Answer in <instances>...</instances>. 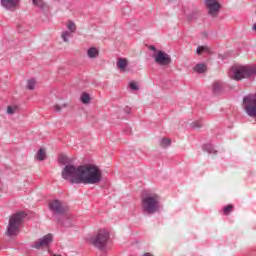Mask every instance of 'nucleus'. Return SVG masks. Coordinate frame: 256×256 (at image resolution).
<instances>
[{"label": "nucleus", "mask_w": 256, "mask_h": 256, "mask_svg": "<svg viewBox=\"0 0 256 256\" xmlns=\"http://www.w3.org/2000/svg\"><path fill=\"white\" fill-rule=\"evenodd\" d=\"M80 185H99L103 181V172L99 166L84 164L80 170Z\"/></svg>", "instance_id": "1"}, {"label": "nucleus", "mask_w": 256, "mask_h": 256, "mask_svg": "<svg viewBox=\"0 0 256 256\" xmlns=\"http://www.w3.org/2000/svg\"><path fill=\"white\" fill-rule=\"evenodd\" d=\"M142 213L144 215H155L161 213L163 206L161 205V197L155 193L144 191L141 197Z\"/></svg>", "instance_id": "2"}, {"label": "nucleus", "mask_w": 256, "mask_h": 256, "mask_svg": "<svg viewBox=\"0 0 256 256\" xmlns=\"http://www.w3.org/2000/svg\"><path fill=\"white\" fill-rule=\"evenodd\" d=\"M82 165L75 166L73 164H68L63 167L61 172V177L70 185H81V180L79 179L81 175Z\"/></svg>", "instance_id": "3"}, {"label": "nucleus", "mask_w": 256, "mask_h": 256, "mask_svg": "<svg viewBox=\"0 0 256 256\" xmlns=\"http://www.w3.org/2000/svg\"><path fill=\"white\" fill-rule=\"evenodd\" d=\"M25 217H27V213L23 211L14 213L10 216L6 230L7 237H15V235H19V229H21Z\"/></svg>", "instance_id": "4"}, {"label": "nucleus", "mask_w": 256, "mask_h": 256, "mask_svg": "<svg viewBox=\"0 0 256 256\" xmlns=\"http://www.w3.org/2000/svg\"><path fill=\"white\" fill-rule=\"evenodd\" d=\"M256 67L251 65L246 66H233L230 69V77L234 81H243V79H251L255 77Z\"/></svg>", "instance_id": "5"}, {"label": "nucleus", "mask_w": 256, "mask_h": 256, "mask_svg": "<svg viewBox=\"0 0 256 256\" xmlns=\"http://www.w3.org/2000/svg\"><path fill=\"white\" fill-rule=\"evenodd\" d=\"M88 241L93 247H96L99 251H103L109 241V232L107 230H99L97 235L90 237Z\"/></svg>", "instance_id": "6"}, {"label": "nucleus", "mask_w": 256, "mask_h": 256, "mask_svg": "<svg viewBox=\"0 0 256 256\" xmlns=\"http://www.w3.org/2000/svg\"><path fill=\"white\" fill-rule=\"evenodd\" d=\"M49 211H51L52 215L56 217H63L65 213H67V208L63 205V202L59 199L51 200L48 203Z\"/></svg>", "instance_id": "7"}, {"label": "nucleus", "mask_w": 256, "mask_h": 256, "mask_svg": "<svg viewBox=\"0 0 256 256\" xmlns=\"http://www.w3.org/2000/svg\"><path fill=\"white\" fill-rule=\"evenodd\" d=\"M152 57L155 60V63L160 65V67H169V64L172 63L171 56L162 50H158Z\"/></svg>", "instance_id": "8"}, {"label": "nucleus", "mask_w": 256, "mask_h": 256, "mask_svg": "<svg viewBox=\"0 0 256 256\" xmlns=\"http://www.w3.org/2000/svg\"><path fill=\"white\" fill-rule=\"evenodd\" d=\"M205 5L208 9L209 15L212 17H217L219 10L221 9V4L219 0H205Z\"/></svg>", "instance_id": "9"}, {"label": "nucleus", "mask_w": 256, "mask_h": 256, "mask_svg": "<svg viewBox=\"0 0 256 256\" xmlns=\"http://www.w3.org/2000/svg\"><path fill=\"white\" fill-rule=\"evenodd\" d=\"M53 241V235L47 234L43 238H40L37 242H35L32 247L34 249H39L40 247H47L49 243Z\"/></svg>", "instance_id": "10"}, {"label": "nucleus", "mask_w": 256, "mask_h": 256, "mask_svg": "<svg viewBox=\"0 0 256 256\" xmlns=\"http://www.w3.org/2000/svg\"><path fill=\"white\" fill-rule=\"evenodd\" d=\"M57 223L62 225V227H73V220L71 216L64 214L63 216H59L56 219Z\"/></svg>", "instance_id": "11"}, {"label": "nucleus", "mask_w": 256, "mask_h": 256, "mask_svg": "<svg viewBox=\"0 0 256 256\" xmlns=\"http://www.w3.org/2000/svg\"><path fill=\"white\" fill-rule=\"evenodd\" d=\"M21 0H1V5L4 9H13V7H17Z\"/></svg>", "instance_id": "12"}, {"label": "nucleus", "mask_w": 256, "mask_h": 256, "mask_svg": "<svg viewBox=\"0 0 256 256\" xmlns=\"http://www.w3.org/2000/svg\"><path fill=\"white\" fill-rule=\"evenodd\" d=\"M127 65H129V62L126 58L117 59V67L120 69V71H125L127 69Z\"/></svg>", "instance_id": "13"}, {"label": "nucleus", "mask_w": 256, "mask_h": 256, "mask_svg": "<svg viewBox=\"0 0 256 256\" xmlns=\"http://www.w3.org/2000/svg\"><path fill=\"white\" fill-rule=\"evenodd\" d=\"M87 55L90 59H95V58L99 57V49H97L95 47H91L88 49Z\"/></svg>", "instance_id": "14"}, {"label": "nucleus", "mask_w": 256, "mask_h": 256, "mask_svg": "<svg viewBox=\"0 0 256 256\" xmlns=\"http://www.w3.org/2000/svg\"><path fill=\"white\" fill-rule=\"evenodd\" d=\"M58 163L60 165H65V167H67V165H72L71 159H69V157H67L66 155H60L58 157Z\"/></svg>", "instance_id": "15"}, {"label": "nucleus", "mask_w": 256, "mask_h": 256, "mask_svg": "<svg viewBox=\"0 0 256 256\" xmlns=\"http://www.w3.org/2000/svg\"><path fill=\"white\" fill-rule=\"evenodd\" d=\"M202 149L203 151H206V153H209V155H217V150L213 149L212 144H204Z\"/></svg>", "instance_id": "16"}, {"label": "nucleus", "mask_w": 256, "mask_h": 256, "mask_svg": "<svg viewBox=\"0 0 256 256\" xmlns=\"http://www.w3.org/2000/svg\"><path fill=\"white\" fill-rule=\"evenodd\" d=\"M45 157H47V152H45V148H40L35 156L37 161H45Z\"/></svg>", "instance_id": "17"}, {"label": "nucleus", "mask_w": 256, "mask_h": 256, "mask_svg": "<svg viewBox=\"0 0 256 256\" xmlns=\"http://www.w3.org/2000/svg\"><path fill=\"white\" fill-rule=\"evenodd\" d=\"M221 91H223V83L216 81L213 84V93L215 95H219V93H221Z\"/></svg>", "instance_id": "18"}, {"label": "nucleus", "mask_w": 256, "mask_h": 256, "mask_svg": "<svg viewBox=\"0 0 256 256\" xmlns=\"http://www.w3.org/2000/svg\"><path fill=\"white\" fill-rule=\"evenodd\" d=\"M194 71L196 73L202 74L205 73V71H207V65L203 64V63H198L196 64V66L194 67Z\"/></svg>", "instance_id": "19"}, {"label": "nucleus", "mask_w": 256, "mask_h": 256, "mask_svg": "<svg viewBox=\"0 0 256 256\" xmlns=\"http://www.w3.org/2000/svg\"><path fill=\"white\" fill-rule=\"evenodd\" d=\"M80 101L83 103V105H89V103H91V95L85 92L82 93Z\"/></svg>", "instance_id": "20"}, {"label": "nucleus", "mask_w": 256, "mask_h": 256, "mask_svg": "<svg viewBox=\"0 0 256 256\" xmlns=\"http://www.w3.org/2000/svg\"><path fill=\"white\" fill-rule=\"evenodd\" d=\"M160 147L163 149H167V147H171V138H162L160 140Z\"/></svg>", "instance_id": "21"}, {"label": "nucleus", "mask_w": 256, "mask_h": 256, "mask_svg": "<svg viewBox=\"0 0 256 256\" xmlns=\"http://www.w3.org/2000/svg\"><path fill=\"white\" fill-rule=\"evenodd\" d=\"M36 81L35 78H31L27 81V86L26 88L29 89L30 91H33V89H35V85H36Z\"/></svg>", "instance_id": "22"}, {"label": "nucleus", "mask_w": 256, "mask_h": 256, "mask_svg": "<svg viewBox=\"0 0 256 256\" xmlns=\"http://www.w3.org/2000/svg\"><path fill=\"white\" fill-rule=\"evenodd\" d=\"M32 3L35 7H39V9L45 7V2H43V0H32Z\"/></svg>", "instance_id": "23"}, {"label": "nucleus", "mask_w": 256, "mask_h": 256, "mask_svg": "<svg viewBox=\"0 0 256 256\" xmlns=\"http://www.w3.org/2000/svg\"><path fill=\"white\" fill-rule=\"evenodd\" d=\"M19 110V107L17 106H8L7 107V113L8 115H13L14 113H17V111Z\"/></svg>", "instance_id": "24"}, {"label": "nucleus", "mask_w": 256, "mask_h": 256, "mask_svg": "<svg viewBox=\"0 0 256 256\" xmlns=\"http://www.w3.org/2000/svg\"><path fill=\"white\" fill-rule=\"evenodd\" d=\"M61 37H62L63 41H64L65 43H67V42H69V38L71 37V32H69V31H64V32L62 33Z\"/></svg>", "instance_id": "25"}, {"label": "nucleus", "mask_w": 256, "mask_h": 256, "mask_svg": "<svg viewBox=\"0 0 256 256\" xmlns=\"http://www.w3.org/2000/svg\"><path fill=\"white\" fill-rule=\"evenodd\" d=\"M192 129H201L203 127V124L200 121H195L190 124Z\"/></svg>", "instance_id": "26"}, {"label": "nucleus", "mask_w": 256, "mask_h": 256, "mask_svg": "<svg viewBox=\"0 0 256 256\" xmlns=\"http://www.w3.org/2000/svg\"><path fill=\"white\" fill-rule=\"evenodd\" d=\"M203 51H209V47H207V46H198L197 49H196L197 55H201V53H203Z\"/></svg>", "instance_id": "27"}, {"label": "nucleus", "mask_w": 256, "mask_h": 256, "mask_svg": "<svg viewBox=\"0 0 256 256\" xmlns=\"http://www.w3.org/2000/svg\"><path fill=\"white\" fill-rule=\"evenodd\" d=\"M67 27L71 33H75V31H77V26L74 22H69Z\"/></svg>", "instance_id": "28"}, {"label": "nucleus", "mask_w": 256, "mask_h": 256, "mask_svg": "<svg viewBox=\"0 0 256 256\" xmlns=\"http://www.w3.org/2000/svg\"><path fill=\"white\" fill-rule=\"evenodd\" d=\"M231 211H233V205H227L223 208V213L224 215H229V213H231Z\"/></svg>", "instance_id": "29"}, {"label": "nucleus", "mask_w": 256, "mask_h": 256, "mask_svg": "<svg viewBox=\"0 0 256 256\" xmlns=\"http://www.w3.org/2000/svg\"><path fill=\"white\" fill-rule=\"evenodd\" d=\"M129 87L132 91H139V86L135 82H130Z\"/></svg>", "instance_id": "30"}, {"label": "nucleus", "mask_w": 256, "mask_h": 256, "mask_svg": "<svg viewBox=\"0 0 256 256\" xmlns=\"http://www.w3.org/2000/svg\"><path fill=\"white\" fill-rule=\"evenodd\" d=\"M148 49H149L150 51H154V53H157V51H159V50H157V47H155V46H153V45L149 46Z\"/></svg>", "instance_id": "31"}, {"label": "nucleus", "mask_w": 256, "mask_h": 256, "mask_svg": "<svg viewBox=\"0 0 256 256\" xmlns=\"http://www.w3.org/2000/svg\"><path fill=\"white\" fill-rule=\"evenodd\" d=\"M124 113H126L127 115H129V113H131V107L126 106V107L124 108Z\"/></svg>", "instance_id": "32"}, {"label": "nucleus", "mask_w": 256, "mask_h": 256, "mask_svg": "<svg viewBox=\"0 0 256 256\" xmlns=\"http://www.w3.org/2000/svg\"><path fill=\"white\" fill-rule=\"evenodd\" d=\"M128 13H131V10L129 8L123 9L122 15H127Z\"/></svg>", "instance_id": "33"}, {"label": "nucleus", "mask_w": 256, "mask_h": 256, "mask_svg": "<svg viewBox=\"0 0 256 256\" xmlns=\"http://www.w3.org/2000/svg\"><path fill=\"white\" fill-rule=\"evenodd\" d=\"M54 110L56 111V113H60V111H61V106H59L58 104H56V105L54 106Z\"/></svg>", "instance_id": "34"}, {"label": "nucleus", "mask_w": 256, "mask_h": 256, "mask_svg": "<svg viewBox=\"0 0 256 256\" xmlns=\"http://www.w3.org/2000/svg\"><path fill=\"white\" fill-rule=\"evenodd\" d=\"M124 131L127 135H131V128L130 127H126V129Z\"/></svg>", "instance_id": "35"}, {"label": "nucleus", "mask_w": 256, "mask_h": 256, "mask_svg": "<svg viewBox=\"0 0 256 256\" xmlns=\"http://www.w3.org/2000/svg\"><path fill=\"white\" fill-rule=\"evenodd\" d=\"M143 256H153V254L149 253V252H146L143 254Z\"/></svg>", "instance_id": "36"}, {"label": "nucleus", "mask_w": 256, "mask_h": 256, "mask_svg": "<svg viewBox=\"0 0 256 256\" xmlns=\"http://www.w3.org/2000/svg\"><path fill=\"white\" fill-rule=\"evenodd\" d=\"M53 256H63V255H61V254H54Z\"/></svg>", "instance_id": "37"}]
</instances>
